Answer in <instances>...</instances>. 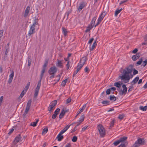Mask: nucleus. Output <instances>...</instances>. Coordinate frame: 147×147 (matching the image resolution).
<instances>
[{"instance_id": "f257e3e1", "label": "nucleus", "mask_w": 147, "mask_h": 147, "mask_svg": "<svg viewBox=\"0 0 147 147\" xmlns=\"http://www.w3.org/2000/svg\"><path fill=\"white\" fill-rule=\"evenodd\" d=\"M133 67L132 65H130L125 68L123 71L122 75L119 76V78L124 83H127L129 81L130 78V75L131 73Z\"/></svg>"}, {"instance_id": "f03ea898", "label": "nucleus", "mask_w": 147, "mask_h": 147, "mask_svg": "<svg viewBox=\"0 0 147 147\" xmlns=\"http://www.w3.org/2000/svg\"><path fill=\"white\" fill-rule=\"evenodd\" d=\"M38 19H35L34 20L32 24L30 27V30L28 33V36H30L34 32L36 25H38Z\"/></svg>"}, {"instance_id": "7ed1b4c3", "label": "nucleus", "mask_w": 147, "mask_h": 147, "mask_svg": "<svg viewBox=\"0 0 147 147\" xmlns=\"http://www.w3.org/2000/svg\"><path fill=\"white\" fill-rule=\"evenodd\" d=\"M31 102L32 100L31 99L29 100L27 102L26 109L23 115L24 118L28 116V113L30 109Z\"/></svg>"}, {"instance_id": "20e7f679", "label": "nucleus", "mask_w": 147, "mask_h": 147, "mask_svg": "<svg viewBox=\"0 0 147 147\" xmlns=\"http://www.w3.org/2000/svg\"><path fill=\"white\" fill-rule=\"evenodd\" d=\"M98 129L99 131L100 136L103 137L105 134V129L101 125H99L97 126Z\"/></svg>"}, {"instance_id": "39448f33", "label": "nucleus", "mask_w": 147, "mask_h": 147, "mask_svg": "<svg viewBox=\"0 0 147 147\" xmlns=\"http://www.w3.org/2000/svg\"><path fill=\"white\" fill-rule=\"evenodd\" d=\"M106 13L105 11H103L100 15L98 17V20L96 24L95 25V27H96L98 25L101 21L103 20L104 17L105 16Z\"/></svg>"}, {"instance_id": "423d86ee", "label": "nucleus", "mask_w": 147, "mask_h": 147, "mask_svg": "<svg viewBox=\"0 0 147 147\" xmlns=\"http://www.w3.org/2000/svg\"><path fill=\"white\" fill-rule=\"evenodd\" d=\"M41 86V81H39L38 83L37 86L35 89L34 95V97L36 98L38 95L39 90Z\"/></svg>"}, {"instance_id": "0eeeda50", "label": "nucleus", "mask_w": 147, "mask_h": 147, "mask_svg": "<svg viewBox=\"0 0 147 147\" xmlns=\"http://www.w3.org/2000/svg\"><path fill=\"white\" fill-rule=\"evenodd\" d=\"M144 142L145 141L144 139L140 138L136 142L135 144L139 147L140 145L144 144Z\"/></svg>"}, {"instance_id": "6e6552de", "label": "nucleus", "mask_w": 147, "mask_h": 147, "mask_svg": "<svg viewBox=\"0 0 147 147\" xmlns=\"http://www.w3.org/2000/svg\"><path fill=\"white\" fill-rule=\"evenodd\" d=\"M123 90H121L119 91L120 94L122 95L123 94H126L127 91V88L126 86L123 84L122 85Z\"/></svg>"}, {"instance_id": "1a4fd4ad", "label": "nucleus", "mask_w": 147, "mask_h": 147, "mask_svg": "<svg viewBox=\"0 0 147 147\" xmlns=\"http://www.w3.org/2000/svg\"><path fill=\"white\" fill-rule=\"evenodd\" d=\"M57 102L56 101H54L51 102L48 108V111H52L53 108L57 104Z\"/></svg>"}, {"instance_id": "9d476101", "label": "nucleus", "mask_w": 147, "mask_h": 147, "mask_svg": "<svg viewBox=\"0 0 147 147\" xmlns=\"http://www.w3.org/2000/svg\"><path fill=\"white\" fill-rule=\"evenodd\" d=\"M57 69L55 66L51 67L49 71V73L50 74H54L57 72Z\"/></svg>"}, {"instance_id": "9b49d317", "label": "nucleus", "mask_w": 147, "mask_h": 147, "mask_svg": "<svg viewBox=\"0 0 147 147\" xmlns=\"http://www.w3.org/2000/svg\"><path fill=\"white\" fill-rule=\"evenodd\" d=\"M21 137L20 135H19L16 137L13 141L14 144H16L18 143L21 140Z\"/></svg>"}, {"instance_id": "f8f14e48", "label": "nucleus", "mask_w": 147, "mask_h": 147, "mask_svg": "<svg viewBox=\"0 0 147 147\" xmlns=\"http://www.w3.org/2000/svg\"><path fill=\"white\" fill-rule=\"evenodd\" d=\"M67 112L66 110H65L64 109H63L61 110V112L59 116V117L60 119H61L65 115L66 112Z\"/></svg>"}, {"instance_id": "ddd939ff", "label": "nucleus", "mask_w": 147, "mask_h": 147, "mask_svg": "<svg viewBox=\"0 0 147 147\" xmlns=\"http://www.w3.org/2000/svg\"><path fill=\"white\" fill-rule=\"evenodd\" d=\"M30 9V8L29 6H28L26 7L24 14V17H26L28 16L29 13Z\"/></svg>"}, {"instance_id": "4468645a", "label": "nucleus", "mask_w": 147, "mask_h": 147, "mask_svg": "<svg viewBox=\"0 0 147 147\" xmlns=\"http://www.w3.org/2000/svg\"><path fill=\"white\" fill-rule=\"evenodd\" d=\"M140 57V54L139 53H137L136 55L132 56V59L133 61H135L136 59H138Z\"/></svg>"}, {"instance_id": "2eb2a0df", "label": "nucleus", "mask_w": 147, "mask_h": 147, "mask_svg": "<svg viewBox=\"0 0 147 147\" xmlns=\"http://www.w3.org/2000/svg\"><path fill=\"white\" fill-rule=\"evenodd\" d=\"M85 7V5L84 3H81L80 5V6L77 9L78 11L79 12H80L82 10L83 8Z\"/></svg>"}, {"instance_id": "dca6fc26", "label": "nucleus", "mask_w": 147, "mask_h": 147, "mask_svg": "<svg viewBox=\"0 0 147 147\" xmlns=\"http://www.w3.org/2000/svg\"><path fill=\"white\" fill-rule=\"evenodd\" d=\"M56 65L57 67H59L61 68H63V67L61 61H59L58 60H57V62L56 63Z\"/></svg>"}, {"instance_id": "f3484780", "label": "nucleus", "mask_w": 147, "mask_h": 147, "mask_svg": "<svg viewBox=\"0 0 147 147\" xmlns=\"http://www.w3.org/2000/svg\"><path fill=\"white\" fill-rule=\"evenodd\" d=\"M61 134L59 133L58 135L57 138V139L58 141H60L63 138V136Z\"/></svg>"}, {"instance_id": "a211bd4d", "label": "nucleus", "mask_w": 147, "mask_h": 147, "mask_svg": "<svg viewBox=\"0 0 147 147\" xmlns=\"http://www.w3.org/2000/svg\"><path fill=\"white\" fill-rule=\"evenodd\" d=\"M93 25L89 24L87 27L86 29L85 30L86 32H89L93 27Z\"/></svg>"}, {"instance_id": "6ab92c4d", "label": "nucleus", "mask_w": 147, "mask_h": 147, "mask_svg": "<svg viewBox=\"0 0 147 147\" xmlns=\"http://www.w3.org/2000/svg\"><path fill=\"white\" fill-rule=\"evenodd\" d=\"M86 61V58L85 57H83L81 58L80 61V63L84 65Z\"/></svg>"}, {"instance_id": "aec40b11", "label": "nucleus", "mask_w": 147, "mask_h": 147, "mask_svg": "<svg viewBox=\"0 0 147 147\" xmlns=\"http://www.w3.org/2000/svg\"><path fill=\"white\" fill-rule=\"evenodd\" d=\"M139 79V77L138 76L136 77L131 82V83L134 84H136Z\"/></svg>"}, {"instance_id": "412c9836", "label": "nucleus", "mask_w": 147, "mask_h": 147, "mask_svg": "<svg viewBox=\"0 0 147 147\" xmlns=\"http://www.w3.org/2000/svg\"><path fill=\"white\" fill-rule=\"evenodd\" d=\"M96 41V40L94 41V42L93 43L91 47H90V51H92L94 49L95 47L97 45Z\"/></svg>"}, {"instance_id": "4be33fe9", "label": "nucleus", "mask_w": 147, "mask_h": 147, "mask_svg": "<svg viewBox=\"0 0 147 147\" xmlns=\"http://www.w3.org/2000/svg\"><path fill=\"white\" fill-rule=\"evenodd\" d=\"M86 104L84 105L81 108H80L79 110V111L78 113V114H80L85 109L86 107Z\"/></svg>"}, {"instance_id": "5701e85b", "label": "nucleus", "mask_w": 147, "mask_h": 147, "mask_svg": "<svg viewBox=\"0 0 147 147\" xmlns=\"http://www.w3.org/2000/svg\"><path fill=\"white\" fill-rule=\"evenodd\" d=\"M62 32L64 35L65 36L67 34V30L64 27L62 28Z\"/></svg>"}, {"instance_id": "b1692460", "label": "nucleus", "mask_w": 147, "mask_h": 147, "mask_svg": "<svg viewBox=\"0 0 147 147\" xmlns=\"http://www.w3.org/2000/svg\"><path fill=\"white\" fill-rule=\"evenodd\" d=\"M122 84L121 83V84H120L119 82H116L114 83V86L118 87L120 88L121 87V85Z\"/></svg>"}, {"instance_id": "393cba45", "label": "nucleus", "mask_w": 147, "mask_h": 147, "mask_svg": "<svg viewBox=\"0 0 147 147\" xmlns=\"http://www.w3.org/2000/svg\"><path fill=\"white\" fill-rule=\"evenodd\" d=\"M139 109L140 110L144 111H146L147 109V106L143 107L142 106H141L139 107Z\"/></svg>"}, {"instance_id": "a878e982", "label": "nucleus", "mask_w": 147, "mask_h": 147, "mask_svg": "<svg viewBox=\"0 0 147 147\" xmlns=\"http://www.w3.org/2000/svg\"><path fill=\"white\" fill-rule=\"evenodd\" d=\"M84 65L80 63H78L77 66V69L78 70H80L82 67Z\"/></svg>"}, {"instance_id": "bb28decb", "label": "nucleus", "mask_w": 147, "mask_h": 147, "mask_svg": "<svg viewBox=\"0 0 147 147\" xmlns=\"http://www.w3.org/2000/svg\"><path fill=\"white\" fill-rule=\"evenodd\" d=\"M96 20V17H94L92 18V20L91 21V23L90 24V25H94V24L95 23V21Z\"/></svg>"}, {"instance_id": "cd10ccee", "label": "nucleus", "mask_w": 147, "mask_h": 147, "mask_svg": "<svg viewBox=\"0 0 147 147\" xmlns=\"http://www.w3.org/2000/svg\"><path fill=\"white\" fill-rule=\"evenodd\" d=\"M110 99L112 101H115L116 100V97L114 96H110Z\"/></svg>"}, {"instance_id": "c85d7f7f", "label": "nucleus", "mask_w": 147, "mask_h": 147, "mask_svg": "<svg viewBox=\"0 0 147 147\" xmlns=\"http://www.w3.org/2000/svg\"><path fill=\"white\" fill-rule=\"evenodd\" d=\"M67 81V79L63 80L61 82V85L63 86H65V84H66Z\"/></svg>"}, {"instance_id": "c756f323", "label": "nucleus", "mask_w": 147, "mask_h": 147, "mask_svg": "<svg viewBox=\"0 0 147 147\" xmlns=\"http://www.w3.org/2000/svg\"><path fill=\"white\" fill-rule=\"evenodd\" d=\"M84 115H82L81 117L79 119V121L82 123L84 121Z\"/></svg>"}, {"instance_id": "7c9ffc66", "label": "nucleus", "mask_w": 147, "mask_h": 147, "mask_svg": "<svg viewBox=\"0 0 147 147\" xmlns=\"http://www.w3.org/2000/svg\"><path fill=\"white\" fill-rule=\"evenodd\" d=\"M127 139V137H124L122 138H121L119 140V141H120V142H123L125 141Z\"/></svg>"}, {"instance_id": "2f4dec72", "label": "nucleus", "mask_w": 147, "mask_h": 147, "mask_svg": "<svg viewBox=\"0 0 147 147\" xmlns=\"http://www.w3.org/2000/svg\"><path fill=\"white\" fill-rule=\"evenodd\" d=\"M142 61L143 59L142 58L140 59L136 63V64L137 65H140L141 64V63L142 62Z\"/></svg>"}, {"instance_id": "473e14b6", "label": "nucleus", "mask_w": 147, "mask_h": 147, "mask_svg": "<svg viewBox=\"0 0 147 147\" xmlns=\"http://www.w3.org/2000/svg\"><path fill=\"white\" fill-rule=\"evenodd\" d=\"M125 117V115L124 114H120L118 117V118L119 119L122 120Z\"/></svg>"}, {"instance_id": "72a5a7b5", "label": "nucleus", "mask_w": 147, "mask_h": 147, "mask_svg": "<svg viewBox=\"0 0 147 147\" xmlns=\"http://www.w3.org/2000/svg\"><path fill=\"white\" fill-rule=\"evenodd\" d=\"M120 141H119V140H118L115 142L113 144L115 146H117L120 143Z\"/></svg>"}, {"instance_id": "f704fd0d", "label": "nucleus", "mask_w": 147, "mask_h": 147, "mask_svg": "<svg viewBox=\"0 0 147 147\" xmlns=\"http://www.w3.org/2000/svg\"><path fill=\"white\" fill-rule=\"evenodd\" d=\"M77 137L76 136H74L72 139V141L73 142H75L77 141Z\"/></svg>"}, {"instance_id": "c9c22d12", "label": "nucleus", "mask_w": 147, "mask_h": 147, "mask_svg": "<svg viewBox=\"0 0 147 147\" xmlns=\"http://www.w3.org/2000/svg\"><path fill=\"white\" fill-rule=\"evenodd\" d=\"M120 12V11H119V9H117L116 10L115 12V16H117Z\"/></svg>"}, {"instance_id": "e433bc0d", "label": "nucleus", "mask_w": 147, "mask_h": 147, "mask_svg": "<svg viewBox=\"0 0 147 147\" xmlns=\"http://www.w3.org/2000/svg\"><path fill=\"white\" fill-rule=\"evenodd\" d=\"M48 131V130L47 128H45L43 130L42 133L45 134Z\"/></svg>"}, {"instance_id": "4c0bfd02", "label": "nucleus", "mask_w": 147, "mask_h": 147, "mask_svg": "<svg viewBox=\"0 0 147 147\" xmlns=\"http://www.w3.org/2000/svg\"><path fill=\"white\" fill-rule=\"evenodd\" d=\"M71 125H67L63 129L65 131H66L70 127Z\"/></svg>"}, {"instance_id": "58836bf2", "label": "nucleus", "mask_w": 147, "mask_h": 147, "mask_svg": "<svg viewBox=\"0 0 147 147\" xmlns=\"http://www.w3.org/2000/svg\"><path fill=\"white\" fill-rule=\"evenodd\" d=\"M109 102L107 100H104L102 101V103L103 104H104L105 105H107V104H108Z\"/></svg>"}, {"instance_id": "ea45409f", "label": "nucleus", "mask_w": 147, "mask_h": 147, "mask_svg": "<svg viewBox=\"0 0 147 147\" xmlns=\"http://www.w3.org/2000/svg\"><path fill=\"white\" fill-rule=\"evenodd\" d=\"M69 61H67V64H66V69L68 70L69 68Z\"/></svg>"}, {"instance_id": "a19ab883", "label": "nucleus", "mask_w": 147, "mask_h": 147, "mask_svg": "<svg viewBox=\"0 0 147 147\" xmlns=\"http://www.w3.org/2000/svg\"><path fill=\"white\" fill-rule=\"evenodd\" d=\"M14 72L13 71H12L9 76V78H13V77L14 76Z\"/></svg>"}, {"instance_id": "79ce46f5", "label": "nucleus", "mask_w": 147, "mask_h": 147, "mask_svg": "<svg viewBox=\"0 0 147 147\" xmlns=\"http://www.w3.org/2000/svg\"><path fill=\"white\" fill-rule=\"evenodd\" d=\"M79 70H78V69H76L74 72V74H73V77L74 76H75V75L77 74V73H78V71H79Z\"/></svg>"}, {"instance_id": "37998d69", "label": "nucleus", "mask_w": 147, "mask_h": 147, "mask_svg": "<svg viewBox=\"0 0 147 147\" xmlns=\"http://www.w3.org/2000/svg\"><path fill=\"white\" fill-rule=\"evenodd\" d=\"M71 101V99L70 98H69L66 100V104L69 103Z\"/></svg>"}, {"instance_id": "c03bdc74", "label": "nucleus", "mask_w": 147, "mask_h": 147, "mask_svg": "<svg viewBox=\"0 0 147 147\" xmlns=\"http://www.w3.org/2000/svg\"><path fill=\"white\" fill-rule=\"evenodd\" d=\"M26 93V92H23V91L22 92L21 94H20V97L21 98L23 97L24 94Z\"/></svg>"}, {"instance_id": "a18cd8bd", "label": "nucleus", "mask_w": 147, "mask_h": 147, "mask_svg": "<svg viewBox=\"0 0 147 147\" xmlns=\"http://www.w3.org/2000/svg\"><path fill=\"white\" fill-rule=\"evenodd\" d=\"M147 60H146L143 61V63L142 64V65L144 67H145L147 64Z\"/></svg>"}, {"instance_id": "49530a36", "label": "nucleus", "mask_w": 147, "mask_h": 147, "mask_svg": "<svg viewBox=\"0 0 147 147\" xmlns=\"http://www.w3.org/2000/svg\"><path fill=\"white\" fill-rule=\"evenodd\" d=\"M57 114L54 112L53 115L52 116V118L53 119H55L57 117Z\"/></svg>"}, {"instance_id": "de8ad7c7", "label": "nucleus", "mask_w": 147, "mask_h": 147, "mask_svg": "<svg viewBox=\"0 0 147 147\" xmlns=\"http://www.w3.org/2000/svg\"><path fill=\"white\" fill-rule=\"evenodd\" d=\"M29 88L28 87L26 86L25 88H24V90H23V92H26L28 90V89Z\"/></svg>"}, {"instance_id": "09e8293b", "label": "nucleus", "mask_w": 147, "mask_h": 147, "mask_svg": "<svg viewBox=\"0 0 147 147\" xmlns=\"http://www.w3.org/2000/svg\"><path fill=\"white\" fill-rule=\"evenodd\" d=\"M60 109L59 108H58L55 110V111H54V112L56 113V114H57V115L59 113L60 111Z\"/></svg>"}, {"instance_id": "8fccbe9b", "label": "nucleus", "mask_w": 147, "mask_h": 147, "mask_svg": "<svg viewBox=\"0 0 147 147\" xmlns=\"http://www.w3.org/2000/svg\"><path fill=\"white\" fill-rule=\"evenodd\" d=\"M3 96H1L0 97V106L1 105V103L3 99Z\"/></svg>"}, {"instance_id": "3c124183", "label": "nucleus", "mask_w": 147, "mask_h": 147, "mask_svg": "<svg viewBox=\"0 0 147 147\" xmlns=\"http://www.w3.org/2000/svg\"><path fill=\"white\" fill-rule=\"evenodd\" d=\"M47 63H48V61H46L45 62V63H44V64L43 66V68H45V69L46 67V66L47 65Z\"/></svg>"}, {"instance_id": "603ef678", "label": "nucleus", "mask_w": 147, "mask_h": 147, "mask_svg": "<svg viewBox=\"0 0 147 147\" xmlns=\"http://www.w3.org/2000/svg\"><path fill=\"white\" fill-rule=\"evenodd\" d=\"M93 40L94 38H91L89 40L88 43L91 45L92 42H93Z\"/></svg>"}, {"instance_id": "864d4df0", "label": "nucleus", "mask_w": 147, "mask_h": 147, "mask_svg": "<svg viewBox=\"0 0 147 147\" xmlns=\"http://www.w3.org/2000/svg\"><path fill=\"white\" fill-rule=\"evenodd\" d=\"M36 124L37 123L35 121L32 123L31 124V125L33 127H35L36 126Z\"/></svg>"}, {"instance_id": "5fc2aeb1", "label": "nucleus", "mask_w": 147, "mask_h": 147, "mask_svg": "<svg viewBox=\"0 0 147 147\" xmlns=\"http://www.w3.org/2000/svg\"><path fill=\"white\" fill-rule=\"evenodd\" d=\"M13 79V78H9L8 81V83L9 84L11 83Z\"/></svg>"}, {"instance_id": "6e6d98bb", "label": "nucleus", "mask_w": 147, "mask_h": 147, "mask_svg": "<svg viewBox=\"0 0 147 147\" xmlns=\"http://www.w3.org/2000/svg\"><path fill=\"white\" fill-rule=\"evenodd\" d=\"M111 92V90L110 89H108L106 91V93L107 94H110Z\"/></svg>"}, {"instance_id": "4d7b16f0", "label": "nucleus", "mask_w": 147, "mask_h": 147, "mask_svg": "<svg viewBox=\"0 0 147 147\" xmlns=\"http://www.w3.org/2000/svg\"><path fill=\"white\" fill-rule=\"evenodd\" d=\"M28 65L29 66L31 64V61L30 59H28Z\"/></svg>"}, {"instance_id": "13d9d810", "label": "nucleus", "mask_w": 147, "mask_h": 147, "mask_svg": "<svg viewBox=\"0 0 147 147\" xmlns=\"http://www.w3.org/2000/svg\"><path fill=\"white\" fill-rule=\"evenodd\" d=\"M138 51V49L136 48L134 50H133L132 51V53L134 54H135Z\"/></svg>"}, {"instance_id": "bf43d9fd", "label": "nucleus", "mask_w": 147, "mask_h": 147, "mask_svg": "<svg viewBox=\"0 0 147 147\" xmlns=\"http://www.w3.org/2000/svg\"><path fill=\"white\" fill-rule=\"evenodd\" d=\"M138 71L135 69H134V71H133V74L134 75H135V74H138Z\"/></svg>"}, {"instance_id": "052dcab7", "label": "nucleus", "mask_w": 147, "mask_h": 147, "mask_svg": "<svg viewBox=\"0 0 147 147\" xmlns=\"http://www.w3.org/2000/svg\"><path fill=\"white\" fill-rule=\"evenodd\" d=\"M128 0H123L121 1L120 3V5L126 2Z\"/></svg>"}, {"instance_id": "680f3d73", "label": "nucleus", "mask_w": 147, "mask_h": 147, "mask_svg": "<svg viewBox=\"0 0 147 147\" xmlns=\"http://www.w3.org/2000/svg\"><path fill=\"white\" fill-rule=\"evenodd\" d=\"M88 126H85L84 127H83L82 128V130H81V131H84L87 128Z\"/></svg>"}, {"instance_id": "e2e57ef3", "label": "nucleus", "mask_w": 147, "mask_h": 147, "mask_svg": "<svg viewBox=\"0 0 147 147\" xmlns=\"http://www.w3.org/2000/svg\"><path fill=\"white\" fill-rule=\"evenodd\" d=\"M82 123L79 122V121H78V122L77 123V125H76V126L75 127H74V129H75L76 128L77 126H78L81 123Z\"/></svg>"}, {"instance_id": "0e129e2a", "label": "nucleus", "mask_w": 147, "mask_h": 147, "mask_svg": "<svg viewBox=\"0 0 147 147\" xmlns=\"http://www.w3.org/2000/svg\"><path fill=\"white\" fill-rule=\"evenodd\" d=\"M114 120L112 121L110 123V126L111 127H113L114 125Z\"/></svg>"}, {"instance_id": "69168bd1", "label": "nucleus", "mask_w": 147, "mask_h": 147, "mask_svg": "<svg viewBox=\"0 0 147 147\" xmlns=\"http://www.w3.org/2000/svg\"><path fill=\"white\" fill-rule=\"evenodd\" d=\"M44 74V73H42L41 72V74H40V81H41V80H42V78L43 77Z\"/></svg>"}, {"instance_id": "338daca9", "label": "nucleus", "mask_w": 147, "mask_h": 147, "mask_svg": "<svg viewBox=\"0 0 147 147\" xmlns=\"http://www.w3.org/2000/svg\"><path fill=\"white\" fill-rule=\"evenodd\" d=\"M118 147H125V145L124 144H120Z\"/></svg>"}, {"instance_id": "774afa93", "label": "nucleus", "mask_w": 147, "mask_h": 147, "mask_svg": "<svg viewBox=\"0 0 147 147\" xmlns=\"http://www.w3.org/2000/svg\"><path fill=\"white\" fill-rule=\"evenodd\" d=\"M133 88V86H131L129 87V88L128 90V91L129 92L131 91L132 90V88Z\"/></svg>"}]
</instances>
